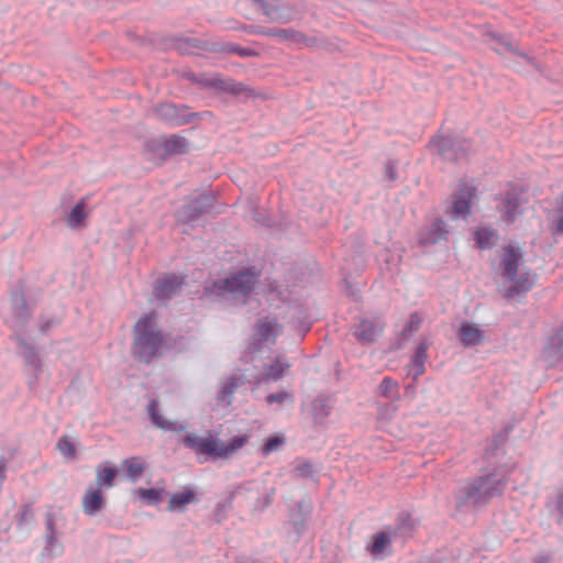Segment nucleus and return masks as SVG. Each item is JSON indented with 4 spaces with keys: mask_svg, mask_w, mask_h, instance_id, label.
<instances>
[{
    "mask_svg": "<svg viewBox=\"0 0 563 563\" xmlns=\"http://www.w3.org/2000/svg\"><path fill=\"white\" fill-rule=\"evenodd\" d=\"M536 282V275L526 266L519 247L508 245L499 255L497 283L499 291L507 298L528 291Z\"/></svg>",
    "mask_w": 563,
    "mask_h": 563,
    "instance_id": "1",
    "label": "nucleus"
},
{
    "mask_svg": "<svg viewBox=\"0 0 563 563\" xmlns=\"http://www.w3.org/2000/svg\"><path fill=\"white\" fill-rule=\"evenodd\" d=\"M133 356L143 363H150L162 350L164 336L156 322V313L141 317L133 328Z\"/></svg>",
    "mask_w": 563,
    "mask_h": 563,
    "instance_id": "2",
    "label": "nucleus"
},
{
    "mask_svg": "<svg viewBox=\"0 0 563 563\" xmlns=\"http://www.w3.org/2000/svg\"><path fill=\"white\" fill-rule=\"evenodd\" d=\"M247 441V435H236L228 443L211 435L199 437L197 434H188L183 439L185 446L191 449L196 455L205 456L206 459H227L242 449Z\"/></svg>",
    "mask_w": 563,
    "mask_h": 563,
    "instance_id": "3",
    "label": "nucleus"
},
{
    "mask_svg": "<svg viewBox=\"0 0 563 563\" xmlns=\"http://www.w3.org/2000/svg\"><path fill=\"white\" fill-rule=\"evenodd\" d=\"M503 487L500 476L488 474L462 486L456 493V503L460 507L482 505L499 494Z\"/></svg>",
    "mask_w": 563,
    "mask_h": 563,
    "instance_id": "4",
    "label": "nucleus"
},
{
    "mask_svg": "<svg viewBox=\"0 0 563 563\" xmlns=\"http://www.w3.org/2000/svg\"><path fill=\"white\" fill-rule=\"evenodd\" d=\"M476 198L475 188L463 184L452 195L446 214L451 220H466L471 213L474 200Z\"/></svg>",
    "mask_w": 563,
    "mask_h": 563,
    "instance_id": "5",
    "label": "nucleus"
},
{
    "mask_svg": "<svg viewBox=\"0 0 563 563\" xmlns=\"http://www.w3.org/2000/svg\"><path fill=\"white\" fill-rule=\"evenodd\" d=\"M258 280V274L247 269L239 274H234L229 278L219 280L216 285L219 289H223L233 295H247Z\"/></svg>",
    "mask_w": 563,
    "mask_h": 563,
    "instance_id": "6",
    "label": "nucleus"
},
{
    "mask_svg": "<svg viewBox=\"0 0 563 563\" xmlns=\"http://www.w3.org/2000/svg\"><path fill=\"white\" fill-rule=\"evenodd\" d=\"M271 22L287 23L294 19V9L280 0H254Z\"/></svg>",
    "mask_w": 563,
    "mask_h": 563,
    "instance_id": "7",
    "label": "nucleus"
},
{
    "mask_svg": "<svg viewBox=\"0 0 563 563\" xmlns=\"http://www.w3.org/2000/svg\"><path fill=\"white\" fill-rule=\"evenodd\" d=\"M457 338L464 346H476L484 343L486 331L475 322L463 321L459 327Z\"/></svg>",
    "mask_w": 563,
    "mask_h": 563,
    "instance_id": "8",
    "label": "nucleus"
},
{
    "mask_svg": "<svg viewBox=\"0 0 563 563\" xmlns=\"http://www.w3.org/2000/svg\"><path fill=\"white\" fill-rule=\"evenodd\" d=\"M384 330L383 322H379L374 317H366L355 325L354 335L356 339L364 343L375 341Z\"/></svg>",
    "mask_w": 563,
    "mask_h": 563,
    "instance_id": "9",
    "label": "nucleus"
},
{
    "mask_svg": "<svg viewBox=\"0 0 563 563\" xmlns=\"http://www.w3.org/2000/svg\"><path fill=\"white\" fill-rule=\"evenodd\" d=\"M243 384V377L231 375L225 378V380L220 385V388L217 394V406L221 408H228L231 406L233 400V395L236 389Z\"/></svg>",
    "mask_w": 563,
    "mask_h": 563,
    "instance_id": "10",
    "label": "nucleus"
},
{
    "mask_svg": "<svg viewBox=\"0 0 563 563\" xmlns=\"http://www.w3.org/2000/svg\"><path fill=\"white\" fill-rule=\"evenodd\" d=\"M448 234L445 224L442 220H434L422 228L419 232V243L422 245H432L444 239Z\"/></svg>",
    "mask_w": 563,
    "mask_h": 563,
    "instance_id": "11",
    "label": "nucleus"
},
{
    "mask_svg": "<svg viewBox=\"0 0 563 563\" xmlns=\"http://www.w3.org/2000/svg\"><path fill=\"white\" fill-rule=\"evenodd\" d=\"M431 345V341L429 339H423L419 343L415 354L411 357V361L408 365V374L417 379L424 373V364L428 358L427 351Z\"/></svg>",
    "mask_w": 563,
    "mask_h": 563,
    "instance_id": "12",
    "label": "nucleus"
},
{
    "mask_svg": "<svg viewBox=\"0 0 563 563\" xmlns=\"http://www.w3.org/2000/svg\"><path fill=\"white\" fill-rule=\"evenodd\" d=\"M431 146L434 147L438 153L448 161H455L460 157V150L462 145L459 141L450 136H439L431 142Z\"/></svg>",
    "mask_w": 563,
    "mask_h": 563,
    "instance_id": "13",
    "label": "nucleus"
},
{
    "mask_svg": "<svg viewBox=\"0 0 563 563\" xmlns=\"http://www.w3.org/2000/svg\"><path fill=\"white\" fill-rule=\"evenodd\" d=\"M82 510L86 515L93 516L104 506V498L100 487L90 486L82 496Z\"/></svg>",
    "mask_w": 563,
    "mask_h": 563,
    "instance_id": "14",
    "label": "nucleus"
},
{
    "mask_svg": "<svg viewBox=\"0 0 563 563\" xmlns=\"http://www.w3.org/2000/svg\"><path fill=\"white\" fill-rule=\"evenodd\" d=\"M280 333V327L275 319L261 320L254 330V336L260 342H275Z\"/></svg>",
    "mask_w": 563,
    "mask_h": 563,
    "instance_id": "15",
    "label": "nucleus"
},
{
    "mask_svg": "<svg viewBox=\"0 0 563 563\" xmlns=\"http://www.w3.org/2000/svg\"><path fill=\"white\" fill-rule=\"evenodd\" d=\"M563 355V328L550 339L543 351V360L548 366H555Z\"/></svg>",
    "mask_w": 563,
    "mask_h": 563,
    "instance_id": "16",
    "label": "nucleus"
},
{
    "mask_svg": "<svg viewBox=\"0 0 563 563\" xmlns=\"http://www.w3.org/2000/svg\"><path fill=\"white\" fill-rule=\"evenodd\" d=\"M521 212L522 207L520 198L514 194H507L500 207L501 219L506 223H511L516 221L517 217L521 214Z\"/></svg>",
    "mask_w": 563,
    "mask_h": 563,
    "instance_id": "17",
    "label": "nucleus"
},
{
    "mask_svg": "<svg viewBox=\"0 0 563 563\" xmlns=\"http://www.w3.org/2000/svg\"><path fill=\"white\" fill-rule=\"evenodd\" d=\"M181 280L175 275H166L156 282L154 292L159 299L173 296L181 286Z\"/></svg>",
    "mask_w": 563,
    "mask_h": 563,
    "instance_id": "18",
    "label": "nucleus"
},
{
    "mask_svg": "<svg viewBox=\"0 0 563 563\" xmlns=\"http://www.w3.org/2000/svg\"><path fill=\"white\" fill-rule=\"evenodd\" d=\"M261 33L268 36L277 37L284 43L295 44L299 46L306 45L308 41L302 33L294 29H274L262 31Z\"/></svg>",
    "mask_w": 563,
    "mask_h": 563,
    "instance_id": "19",
    "label": "nucleus"
},
{
    "mask_svg": "<svg viewBox=\"0 0 563 563\" xmlns=\"http://www.w3.org/2000/svg\"><path fill=\"white\" fill-rule=\"evenodd\" d=\"M148 412L151 416V419L153 423L163 430H169V431H180L184 430V427L179 424L176 421H169L165 419L159 412H158V402L156 400H151L148 404Z\"/></svg>",
    "mask_w": 563,
    "mask_h": 563,
    "instance_id": "20",
    "label": "nucleus"
},
{
    "mask_svg": "<svg viewBox=\"0 0 563 563\" xmlns=\"http://www.w3.org/2000/svg\"><path fill=\"white\" fill-rule=\"evenodd\" d=\"M197 500L196 492L191 488H186L184 492L173 494L170 496L167 509L169 511H183L187 505Z\"/></svg>",
    "mask_w": 563,
    "mask_h": 563,
    "instance_id": "21",
    "label": "nucleus"
},
{
    "mask_svg": "<svg viewBox=\"0 0 563 563\" xmlns=\"http://www.w3.org/2000/svg\"><path fill=\"white\" fill-rule=\"evenodd\" d=\"M121 465L132 482H136L146 468L145 462L139 456L125 459Z\"/></svg>",
    "mask_w": 563,
    "mask_h": 563,
    "instance_id": "22",
    "label": "nucleus"
},
{
    "mask_svg": "<svg viewBox=\"0 0 563 563\" xmlns=\"http://www.w3.org/2000/svg\"><path fill=\"white\" fill-rule=\"evenodd\" d=\"M156 112L163 120L174 125H179L184 122L178 113V108L173 103L159 104L156 108Z\"/></svg>",
    "mask_w": 563,
    "mask_h": 563,
    "instance_id": "23",
    "label": "nucleus"
},
{
    "mask_svg": "<svg viewBox=\"0 0 563 563\" xmlns=\"http://www.w3.org/2000/svg\"><path fill=\"white\" fill-rule=\"evenodd\" d=\"M416 526L417 521L410 516V514L402 512L397 519L395 536L400 534L402 537H409Z\"/></svg>",
    "mask_w": 563,
    "mask_h": 563,
    "instance_id": "24",
    "label": "nucleus"
},
{
    "mask_svg": "<svg viewBox=\"0 0 563 563\" xmlns=\"http://www.w3.org/2000/svg\"><path fill=\"white\" fill-rule=\"evenodd\" d=\"M289 363L283 361L280 357H277L275 362L268 366L267 371L263 374L264 380H278L280 379L285 372L289 368Z\"/></svg>",
    "mask_w": 563,
    "mask_h": 563,
    "instance_id": "25",
    "label": "nucleus"
},
{
    "mask_svg": "<svg viewBox=\"0 0 563 563\" xmlns=\"http://www.w3.org/2000/svg\"><path fill=\"white\" fill-rule=\"evenodd\" d=\"M97 473V485L111 487L114 483V478L117 476V470L114 467H106L98 466L96 470Z\"/></svg>",
    "mask_w": 563,
    "mask_h": 563,
    "instance_id": "26",
    "label": "nucleus"
},
{
    "mask_svg": "<svg viewBox=\"0 0 563 563\" xmlns=\"http://www.w3.org/2000/svg\"><path fill=\"white\" fill-rule=\"evenodd\" d=\"M475 236L476 243L481 249H489L497 241L496 233L493 230L486 228L478 229L475 233Z\"/></svg>",
    "mask_w": 563,
    "mask_h": 563,
    "instance_id": "27",
    "label": "nucleus"
},
{
    "mask_svg": "<svg viewBox=\"0 0 563 563\" xmlns=\"http://www.w3.org/2000/svg\"><path fill=\"white\" fill-rule=\"evenodd\" d=\"M86 205L85 202L80 201L78 202L70 211L67 218V224L69 228H77L79 227L84 219L86 218Z\"/></svg>",
    "mask_w": 563,
    "mask_h": 563,
    "instance_id": "28",
    "label": "nucleus"
},
{
    "mask_svg": "<svg viewBox=\"0 0 563 563\" xmlns=\"http://www.w3.org/2000/svg\"><path fill=\"white\" fill-rule=\"evenodd\" d=\"M164 489H155V488H140L137 490L139 497L146 501L150 505H157L164 495Z\"/></svg>",
    "mask_w": 563,
    "mask_h": 563,
    "instance_id": "29",
    "label": "nucleus"
},
{
    "mask_svg": "<svg viewBox=\"0 0 563 563\" xmlns=\"http://www.w3.org/2000/svg\"><path fill=\"white\" fill-rule=\"evenodd\" d=\"M46 529H47V536H46V548L53 552L55 548H58V553H62L63 547L58 544L55 527H54V519L52 516L47 518L46 521Z\"/></svg>",
    "mask_w": 563,
    "mask_h": 563,
    "instance_id": "30",
    "label": "nucleus"
},
{
    "mask_svg": "<svg viewBox=\"0 0 563 563\" xmlns=\"http://www.w3.org/2000/svg\"><path fill=\"white\" fill-rule=\"evenodd\" d=\"M386 543L387 534L386 532L382 531L373 537V542L367 545V550L373 556H376L384 552Z\"/></svg>",
    "mask_w": 563,
    "mask_h": 563,
    "instance_id": "31",
    "label": "nucleus"
},
{
    "mask_svg": "<svg viewBox=\"0 0 563 563\" xmlns=\"http://www.w3.org/2000/svg\"><path fill=\"white\" fill-rule=\"evenodd\" d=\"M57 449L67 459H74L76 455L75 444L67 435H64L58 439Z\"/></svg>",
    "mask_w": 563,
    "mask_h": 563,
    "instance_id": "32",
    "label": "nucleus"
},
{
    "mask_svg": "<svg viewBox=\"0 0 563 563\" xmlns=\"http://www.w3.org/2000/svg\"><path fill=\"white\" fill-rule=\"evenodd\" d=\"M421 325V318L415 313L411 314L408 322L406 323L405 328L401 331L402 340H407L410 338L415 332L419 330Z\"/></svg>",
    "mask_w": 563,
    "mask_h": 563,
    "instance_id": "33",
    "label": "nucleus"
},
{
    "mask_svg": "<svg viewBox=\"0 0 563 563\" xmlns=\"http://www.w3.org/2000/svg\"><path fill=\"white\" fill-rule=\"evenodd\" d=\"M284 444L285 438L282 435H274L268 438L262 448L263 455H269L272 452L280 449Z\"/></svg>",
    "mask_w": 563,
    "mask_h": 563,
    "instance_id": "34",
    "label": "nucleus"
},
{
    "mask_svg": "<svg viewBox=\"0 0 563 563\" xmlns=\"http://www.w3.org/2000/svg\"><path fill=\"white\" fill-rule=\"evenodd\" d=\"M166 148L175 153H183L186 150V140L174 135L166 142Z\"/></svg>",
    "mask_w": 563,
    "mask_h": 563,
    "instance_id": "35",
    "label": "nucleus"
},
{
    "mask_svg": "<svg viewBox=\"0 0 563 563\" xmlns=\"http://www.w3.org/2000/svg\"><path fill=\"white\" fill-rule=\"evenodd\" d=\"M295 473L301 477H308L312 474V466L306 461H298L295 466Z\"/></svg>",
    "mask_w": 563,
    "mask_h": 563,
    "instance_id": "36",
    "label": "nucleus"
},
{
    "mask_svg": "<svg viewBox=\"0 0 563 563\" xmlns=\"http://www.w3.org/2000/svg\"><path fill=\"white\" fill-rule=\"evenodd\" d=\"M290 398H291V395L289 393L282 391V393H274V394L268 395L266 400L268 404H274V402H284L285 400L290 399Z\"/></svg>",
    "mask_w": 563,
    "mask_h": 563,
    "instance_id": "37",
    "label": "nucleus"
},
{
    "mask_svg": "<svg viewBox=\"0 0 563 563\" xmlns=\"http://www.w3.org/2000/svg\"><path fill=\"white\" fill-rule=\"evenodd\" d=\"M227 51L229 53H235L239 56L247 57L254 55V52L250 48L239 47L236 45H228Z\"/></svg>",
    "mask_w": 563,
    "mask_h": 563,
    "instance_id": "38",
    "label": "nucleus"
},
{
    "mask_svg": "<svg viewBox=\"0 0 563 563\" xmlns=\"http://www.w3.org/2000/svg\"><path fill=\"white\" fill-rule=\"evenodd\" d=\"M25 360L33 366L37 367L40 365V358L38 355L35 353V351L30 347L25 346V353H24Z\"/></svg>",
    "mask_w": 563,
    "mask_h": 563,
    "instance_id": "39",
    "label": "nucleus"
},
{
    "mask_svg": "<svg viewBox=\"0 0 563 563\" xmlns=\"http://www.w3.org/2000/svg\"><path fill=\"white\" fill-rule=\"evenodd\" d=\"M555 222H556V230L563 232V205H562V208L559 212V216H558Z\"/></svg>",
    "mask_w": 563,
    "mask_h": 563,
    "instance_id": "40",
    "label": "nucleus"
},
{
    "mask_svg": "<svg viewBox=\"0 0 563 563\" xmlns=\"http://www.w3.org/2000/svg\"><path fill=\"white\" fill-rule=\"evenodd\" d=\"M556 509L560 514L563 515V490L558 496Z\"/></svg>",
    "mask_w": 563,
    "mask_h": 563,
    "instance_id": "41",
    "label": "nucleus"
},
{
    "mask_svg": "<svg viewBox=\"0 0 563 563\" xmlns=\"http://www.w3.org/2000/svg\"><path fill=\"white\" fill-rule=\"evenodd\" d=\"M379 391L383 396H387V378H384L379 385Z\"/></svg>",
    "mask_w": 563,
    "mask_h": 563,
    "instance_id": "42",
    "label": "nucleus"
},
{
    "mask_svg": "<svg viewBox=\"0 0 563 563\" xmlns=\"http://www.w3.org/2000/svg\"><path fill=\"white\" fill-rule=\"evenodd\" d=\"M234 92H240L242 91V85L241 84H234L233 87L231 88Z\"/></svg>",
    "mask_w": 563,
    "mask_h": 563,
    "instance_id": "43",
    "label": "nucleus"
}]
</instances>
